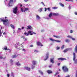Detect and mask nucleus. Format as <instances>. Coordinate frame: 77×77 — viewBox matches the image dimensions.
I'll return each instance as SVG.
<instances>
[{"label":"nucleus","instance_id":"nucleus-1","mask_svg":"<svg viewBox=\"0 0 77 77\" xmlns=\"http://www.w3.org/2000/svg\"><path fill=\"white\" fill-rule=\"evenodd\" d=\"M2 21L3 22V24H4L6 26H9V23L8 19H0V22Z\"/></svg>","mask_w":77,"mask_h":77},{"label":"nucleus","instance_id":"nucleus-2","mask_svg":"<svg viewBox=\"0 0 77 77\" xmlns=\"http://www.w3.org/2000/svg\"><path fill=\"white\" fill-rule=\"evenodd\" d=\"M58 15V13H52L51 12L48 15V17L49 18L47 17L46 19L49 20V19L52 17V15Z\"/></svg>","mask_w":77,"mask_h":77},{"label":"nucleus","instance_id":"nucleus-3","mask_svg":"<svg viewBox=\"0 0 77 77\" xmlns=\"http://www.w3.org/2000/svg\"><path fill=\"white\" fill-rule=\"evenodd\" d=\"M32 64L33 65H32L31 66V69H33L34 68H35V65L37 64V61L35 60L33 61Z\"/></svg>","mask_w":77,"mask_h":77},{"label":"nucleus","instance_id":"nucleus-4","mask_svg":"<svg viewBox=\"0 0 77 77\" xmlns=\"http://www.w3.org/2000/svg\"><path fill=\"white\" fill-rule=\"evenodd\" d=\"M64 72H66L68 71V69L66 66H64L62 68Z\"/></svg>","mask_w":77,"mask_h":77},{"label":"nucleus","instance_id":"nucleus-5","mask_svg":"<svg viewBox=\"0 0 77 77\" xmlns=\"http://www.w3.org/2000/svg\"><path fill=\"white\" fill-rule=\"evenodd\" d=\"M76 58V56H75V53H73V61H74V63H77V59L75 60Z\"/></svg>","mask_w":77,"mask_h":77},{"label":"nucleus","instance_id":"nucleus-6","mask_svg":"<svg viewBox=\"0 0 77 77\" xmlns=\"http://www.w3.org/2000/svg\"><path fill=\"white\" fill-rule=\"evenodd\" d=\"M17 11H18V7H14L13 9V11L14 13L15 14H17Z\"/></svg>","mask_w":77,"mask_h":77},{"label":"nucleus","instance_id":"nucleus-7","mask_svg":"<svg viewBox=\"0 0 77 77\" xmlns=\"http://www.w3.org/2000/svg\"><path fill=\"white\" fill-rule=\"evenodd\" d=\"M13 2L14 1H13V0H10L8 3V5L9 6H12L14 5V4L13 3Z\"/></svg>","mask_w":77,"mask_h":77},{"label":"nucleus","instance_id":"nucleus-8","mask_svg":"<svg viewBox=\"0 0 77 77\" xmlns=\"http://www.w3.org/2000/svg\"><path fill=\"white\" fill-rule=\"evenodd\" d=\"M21 12H26V11H29V8H25L24 9H23L21 8Z\"/></svg>","mask_w":77,"mask_h":77},{"label":"nucleus","instance_id":"nucleus-9","mask_svg":"<svg viewBox=\"0 0 77 77\" xmlns=\"http://www.w3.org/2000/svg\"><path fill=\"white\" fill-rule=\"evenodd\" d=\"M49 39L51 41H56V42H60V40H54V39H53L52 38H50Z\"/></svg>","mask_w":77,"mask_h":77},{"label":"nucleus","instance_id":"nucleus-10","mask_svg":"<svg viewBox=\"0 0 77 77\" xmlns=\"http://www.w3.org/2000/svg\"><path fill=\"white\" fill-rule=\"evenodd\" d=\"M28 35H26V36H29V35H33V32L32 31H29L28 32Z\"/></svg>","mask_w":77,"mask_h":77},{"label":"nucleus","instance_id":"nucleus-11","mask_svg":"<svg viewBox=\"0 0 77 77\" xmlns=\"http://www.w3.org/2000/svg\"><path fill=\"white\" fill-rule=\"evenodd\" d=\"M57 60H66V59L63 58H57Z\"/></svg>","mask_w":77,"mask_h":77},{"label":"nucleus","instance_id":"nucleus-12","mask_svg":"<svg viewBox=\"0 0 77 77\" xmlns=\"http://www.w3.org/2000/svg\"><path fill=\"white\" fill-rule=\"evenodd\" d=\"M49 54V53H47L46 54V57L44 59V60H46L47 59H48V55Z\"/></svg>","mask_w":77,"mask_h":77},{"label":"nucleus","instance_id":"nucleus-13","mask_svg":"<svg viewBox=\"0 0 77 77\" xmlns=\"http://www.w3.org/2000/svg\"><path fill=\"white\" fill-rule=\"evenodd\" d=\"M72 50V48L66 49L63 52L64 53H66V52H67V51H68V50Z\"/></svg>","mask_w":77,"mask_h":77},{"label":"nucleus","instance_id":"nucleus-14","mask_svg":"<svg viewBox=\"0 0 77 77\" xmlns=\"http://www.w3.org/2000/svg\"><path fill=\"white\" fill-rule=\"evenodd\" d=\"M24 69H26L27 71H30V69H31L30 68L28 67H24Z\"/></svg>","mask_w":77,"mask_h":77},{"label":"nucleus","instance_id":"nucleus-15","mask_svg":"<svg viewBox=\"0 0 77 77\" xmlns=\"http://www.w3.org/2000/svg\"><path fill=\"white\" fill-rule=\"evenodd\" d=\"M54 58H51L50 60V62L52 63H54Z\"/></svg>","mask_w":77,"mask_h":77},{"label":"nucleus","instance_id":"nucleus-16","mask_svg":"<svg viewBox=\"0 0 77 77\" xmlns=\"http://www.w3.org/2000/svg\"><path fill=\"white\" fill-rule=\"evenodd\" d=\"M75 53H77V44L76 45L75 48Z\"/></svg>","mask_w":77,"mask_h":77},{"label":"nucleus","instance_id":"nucleus-17","mask_svg":"<svg viewBox=\"0 0 77 77\" xmlns=\"http://www.w3.org/2000/svg\"><path fill=\"white\" fill-rule=\"evenodd\" d=\"M27 27V29H32V26H28Z\"/></svg>","mask_w":77,"mask_h":77},{"label":"nucleus","instance_id":"nucleus-18","mask_svg":"<svg viewBox=\"0 0 77 77\" xmlns=\"http://www.w3.org/2000/svg\"><path fill=\"white\" fill-rule=\"evenodd\" d=\"M65 42H70V40H69V39H66L65 40Z\"/></svg>","mask_w":77,"mask_h":77},{"label":"nucleus","instance_id":"nucleus-19","mask_svg":"<svg viewBox=\"0 0 77 77\" xmlns=\"http://www.w3.org/2000/svg\"><path fill=\"white\" fill-rule=\"evenodd\" d=\"M16 65H17V66H20L21 65V64L19 63V62H17L16 63Z\"/></svg>","mask_w":77,"mask_h":77},{"label":"nucleus","instance_id":"nucleus-20","mask_svg":"<svg viewBox=\"0 0 77 77\" xmlns=\"http://www.w3.org/2000/svg\"><path fill=\"white\" fill-rule=\"evenodd\" d=\"M48 73L49 74H51V73H52V72L51 70H49L48 71Z\"/></svg>","mask_w":77,"mask_h":77},{"label":"nucleus","instance_id":"nucleus-21","mask_svg":"<svg viewBox=\"0 0 77 77\" xmlns=\"http://www.w3.org/2000/svg\"><path fill=\"white\" fill-rule=\"evenodd\" d=\"M39 47H42L43 46V45H42V44L40 42H39Z\"/></svg>","mask_w":77,"mask_h":77},{"label":"nucleus","instance_id":"nucleus-22","mask_svg":"<svg viewBox=\"0 0 77 77\" xmlns=\"http://www.w3.org/2000/svg\"><path fill=\"white\" fill-rule=\"evenodd\" d=\"M59 5L61 6H62V7H63L64 6L63 4H62L61 3H59Z\"/></svg>","mask_w":77,"mask_h":77},{"label":"nucleus","instance_id":"nucleus-23","mask_svg":"<svg viewBox=\"0 0 77 77\" xmlns=\"http://www.w3.org/2000/svg\"><path fill=\"white\" fill-rule=\"evenodd\" d=\"M10 26H11V27H12V28H13V29H15V27H14V25H13L12 24H11Z\"/></svg>","mask_w":77,"mask_h":77},{"label":"nucleus","instance_id":"nucleus-24","mask_svg":"<svg viewBox=\"0 0 77 77\" xmlns=\"http://www.w3.org/2000/svg\"><path fill=\"white\" fill-rule=\"evenodd\" d=\"M39 73H40V74H41L42 75H43V72H42L41 71H39Z\"/></svg>","mask_w":77,"mask_h":77},{"label":"nucleus","instance_id":"nucleus-25","mask_svg":"<svg viewBox=\"0 0 77 77\" xmlns=\"http://www.w3.org/2000/svg\"><path fill=\"white\" fill-rule=\"evenodd\" d=\"M58 8L57 7H52V9H57Z\"/></svg>","mask_w":77,"mask_h":77},{"label":"nucleus","instance_id":"nucleus-26","mask_svg":"<svg viewBox=\"0 0 77 77\" xmlns=\"http://www.w3.org/2000/svg\"><path fill=\"white\" fill-rule=\"evenodd\" d=\"M36 19H37V20H39V16H38V15H36Z\"/></svg>","mask_w":77,"mask_h":77},{"label":"nucleus","instance_id":"nucleus-27","mask_svg":"<svg viewBox=\"0 0 77 77\" xmlns=\"http://www.w3.org/2000/svg\"><path fill=\"white\" fill-rule=\"evenodd\" d=\"M12 58H16V57H17V56L16 55H13L12 56Z\"/></svg>","mask_w":77,"mask_h":77},{"label":"nucleus","instance_id":"nucleus-28","mask_svg":"<svg viewBox=\"0 0 77 77\" xmlns=\"http://www.w3.org/2000/svg\"><path fill=\"white\" fill-rule=\"evenodd\" d=\"M56 50H59V49H60V47L58 46H57L56 48Z\"/></svg>","mask_w":77,"mask_h":77},{"label":"nucleus","instance_id":"nucleus-29","mask_svg":"<svg viewBox=\"0 0 77 77\" xmlns=\"http://www.w3.org/2000/svg\"><path fill=\"white\" fill-rule=\"evenodd\" d=\"M39 11L40 12H42V8H40L39 10Z\"/></svg>","mask_w":77,"mask_h":77},{"label":"nucleus","instance_id":"nucleus-30","mask_svg":"<svg viewBox=\"0 0 77 77\" xmlns=\"http://www.w3.org/2000/svg\"><path fill=\"white\" fill-rule=\"evenodd\" d=\"M34 52H35L36 53H38V51L36 50H34Z\"/></svg>","mask_w":77,"mask_h":77},{"label":"nucleus","instance_id":"nucleus-31","mask_svg":"<svg viewBox=\"0 0 77 77\" xmlns=\"http://www.w3.org/2000/svg\"><path fill=\"white\" fill-rule=\"evenodd\" d=\"M11 75H12V76H13V77H14V75L13 73V72H11Z\"/></svg>","mask_w":77,"mask_h":77},{"label":"nucleus","instance_id":"nucleus-32","mask_svg":"<svg viewBox=\"0 0 77 77\" xmlns=\"http://www.w3.org/2000/svg\"><path fill=\"white\" fill-rule=\"evenodd\" d=\"M71 39H72V40L73 41H75V39L74 38L71 37Z\"/></svg>","mask_w":77,"mask_h":77},{"label":"nucleus","instance_id":"nucleus-33","mask_svg":"<svg viewBox=\"0 0 77 77\" xmlns=\"http://www.w3.org/2000/svg\"><path fill=\"white\" fill-rule=\"evenodd\" d=\"M67 38H72V37H71V36H70V35H68L67 36Z\"/></svg>","mask_w":77,"mask_h":77},{"label":"nucleus","instance_id":"nucleus-34","mask_svg":"<svg viewBox=\"0 0 77 77\" xmlns=\"http://www.w3.org/2000/svg\"><path fill=\"white\" fill-rule=\"evenodd\" d=\"M2 32L1 31V30H0V36H2Z\"/></svg>","mask_w":77,"mask_h":77},{"label":"nucleus","instance_id":"nucleus-35","mask_svg":"<svg viewBox=\"0 0 77 77\" xmlns=\"http://www.w3.org/2000/svg\"><path fill=\"white\" fill-rule=\"evenodd\" d=\"M47 9H48V11H50V10H51V9H50V8H48Z\"/></svg>","mask_w":77,"mask_h":77},{"label":"nucleus","instance_id":"nucleus-36","mask_svg":"<svg viewBox=\"0 0 77 77\" xmlns=\"http://www.w3.org/2000/svg\"><path fill=\"white\" fill-rule=\"evenodd\" d=\"M64 45H63L61 47V49L62 50L64 48Z\"/></svg>","mask_w":77,"mask_h":77},{"label":"nucleus","instance_id":"nucleus-37","mask_svg":"<svg viewBox=\"0 0 77 77\" xmlns=\"http://www.w3.org/2000/svg\"><path fill=\"white\" fill-rule=\"evenodd\" d=\"M41 3H42V5H43V6H45V5L44 4V2H41Z\"/></svg>","mask_w":77,"mask_h":77},{"label":"nucleus","instance_id":"nucleus-38","mask_svg":"<svg viewBox=\"0 0 77 77\" xmlns=\"http://www.w3.org/2000/svg\"><path fill=\"white\" fill-rule=\"evenodd\" d=\"M4 48L5 50H7V47L5 46Z\"/></svg>","mask_w":77,"mask_h":77},{"label":"nucleus","instance_id":"nucleus-39","mask_svg":"<svg viewBox=\"0 0 77 77\" xmlns=\"http://www.w3.org/2000/svg\"><path fill=\"white\" fill-rule=\"evenodd\" d=\"M51 66H52V64H50L49 66V68H51Z\"/></svg>","mask_w":77,"mask_h":77},{"label":"nucleus","instance_id":"nucleus-40","mask_svg":"<svg viewBox=\"0 0 77 77\" xmlns=\"http://www.w3.org/2000/svg\"><path fill=\"white\" fill-rule=\"evenodd\" d=\"M24 35H28V33H26V32H25L24 33Z\"/></svg>","mask_w":77,"mask_h":77},{"label":"nucleus","instance_id":"nucleus-41","mask_svg":"<svg viewBox=\"0 0 77 77\" xmlns=\"http://www.w3.org/2000/svg\"><path fill=\"white\" fill-rule=\"evenodd\" d=\"M44 31H45V30L44 29H42L41 30V32H44Z\"/></svg>","mask_w":77,"mask_h":77},{"label":"nucleus","instance_id":"nucleus-42","mask_svg":"<svg viewBox=\"0 0 77 77\" xmlns=\"http://www.w3.org/2000/svg\"><path fill=\"white\" fill-rule=\"evenodd\" d=\"M30 47H33V45H30L29 46Z\"/></svg>","mask_w":77,"mask_h":77},{"label":"nucleus","instance_id":"nucleus-43","mask_svg":"<svg viewBox=\"0 0 77 77\" xmlns=\"http://www.w3.org/2000/svg\"><path fill=\"white\" fill-rule=\"evenodd\" d=\"M60 38V37L59 36H57V38Z\"/></svg>","mask_w":77,"mask_h":77},{"label":"nucleus","instance_id":"nucleus-44","mask_svg":"<svg viewBox=\"0 0 77 77\" xmlns=\"http://www.w3.org/2000/svg\"><path fill=\"white\" fill-rule=\"evenodd\" d=\"M1 29H2V26L1 25H0V30H1Z\"/></svg>","mask_w":77,"mask_h":77},{"label":"nucleus","instance_id":"nucleus-45","mask_svg":"<svg viewBox=\"0 0 77 77\" xmlns=\"http://www.w3.org/2000/svg\"><path fill=\"white\" fill-rule=\"evenodd\" d=\"M21 45V44H20L19 43L17 44V45H19V46H20V45Z\"/></svg>","mask_w":77,"mask_h":77},{"label":"nucleus","instance_id":"nucleus-46","mask_svg":"<svg viewBox=\"0 0 77 77\" xmlns=\"http://www.w3.org/2000/svg\"><path fill=\"white\" fill-rule=\"evenodd\" d=\"M37 45H39V42H37Z\"/></svg>","mask_w":77,"mask_h":77},{"label":"nucleus","instance_id":"nucleus-47","mask_svg":"<svg viewBox=\"0 0 77 77\" xmlns=\"http://www.w3.org/2000/svg\"><path fill=\"white\" fill-rule=\"evenodd\" d=\"M10 62L11 63H12L13 62V61L12 60H10Z\"/></svg>","mask_w":77,"mask_h":77},{"label":"nucleus","instance_id":"nucleus-48","mask_svg":"<svg viewBox=\"0 0 77 77\" xmlns=\"http://www.w3.org/2000/svg\"><path fill=\"white\" fill-rule=\"evenodd\" d=\"M25 39L24 40V41H27V38H25Z\"/></svg>","mask_w":77,"mask_h":77},{"label":"nucleus","instance_id":"nucleus-49","mask_svg":"<svg viewBox=\"0 0 77 77\" xmlns=\"http://www.w3.org/2000/svg\"><path fill=\"white\" fill-rule=\"evenodd\" d=\"M7 77H9V74H7Z\"/></svg>","mask_w":77,"mask_h":77},{"label":"nucleus","instance_id":"nucleus-50","mask_svg":"<svg viewBox=\"0 0 77 77\" xmlns=\"http://www.w3.org/2000/svg\"><path fill=\"white\" fill-rule=\"evenodd\" d=\"M33 34H34V35H36V33L35 32H32V35Z\"/></svg>","mask_w":77,"mask_h":77},{"label":"nucleus","instance_id":"nucleus-51","mask_svg":"<svg viewBox=\"0 0 77 77\" xmlns=\"http://www.w3.org/2000/svg\"><path fill=\"white\" fill-rule=\"evenodd\" d=\"M45 12H46V11H47V8H45Z\"/></svg>","mask_w":77,"mask_h":77},{"label":"nucleus","instance_id":"nucleus-52","mask_svg":"<svg viewBox=\"0 0 77 77\" xmlns=\"http://www.w3.org/2000/svg\"><path fill=\"white\" fill-rule=\"evenodd\" d=\"M24 29V27L23 26V27H22L21 29Z\"/></svg>","mask_w":77,"mask_h":77},{"label":"nucleus","instance_id":"nucleus-53","mask_svg":"<svg viewBox=\"0 0 77 77\" xmlns=\"http://www.w3.org/2000/svg\"><path fill=\"white\" fill-rule=\"evenodd\" d=\"M69 9H71V6H70V5H69Z\"/></svg>","mask_w":77,"mask_h":77},{"label":"nucleus","instance_id":"nucleus-54","mask_svg":"<svg viewBox=\"0 0 77 77\" xmlns=\"http://www.w3.org/2000/svg\"><path fill=\"white\" fill-rule=\"evenodd\" d=\"M24 1L25 2H27L28 1V0H24Z\"/></svg>","mask_w":77,"mask_h":77},{"label":"nucleus","instance_id":"nucleus-55","mask_svg":"<svg viewBox=\"0 0 77 77\" xmlns=\"http://www.w3.org/2000/svg\"><path fill=\"white\" fill-rule=\"evenodd\" d=\"M23 51H26V50L24 49H23Z\"/></svg>","mask_w":77,"mask_h":77},{"label":"nucleus","instance_id":"nucleus-56","mask_svg":"<svg viewBox=\"0 0 77 77\" xmlns=\"http://www.w3.org/2000/svg\"><path fill=\"white\" fill-rule=\"evenodd\" d=\"M69 2H73V0H69Z\"/></svg>","mask_w":77,"mask_h":77},{"label":"nucleus","instance_id":"nucleus-57","mask_svg":"<svg viewBox=\"0 0 77 77\" xmlns=\"http://www.w3.org/2000/svg\"><path fill=\"white\" fill-rule=\"evenodd\" d=\"M54 37H55V38H57V36L56 35H53Z\"/></svg>","mask_w":77,"mask_h":77},{"label":"nucleus","instance_id":"nucleus-58","mask_svg":"<svg viewBox=\"0 0 77 77\" xmlns=\"http://www.w3.org/2000/svg\"><path fill=\"white\" fill-rule=\"evenodd\" d=\"M75 14L76 15H77V12H75Z\"/></svg>","mask_w":77,"mask_h":77},{"label":"nucleus","instance_id":"nucleus-59","mask_svg":"<svg viewBox=\"0 0 77 77\" xmlns=\"http://www.w3.org/2000/svg\"><path fill=\"white\" fill-rule=\"evenodd\" d=\"M70 32L71 33H72V30H71Z\"/></svg>","mask_w":77,"mask_h":77},{"label":"nucleus","instance_id":"nucleus-60","mask_svg":"<svg viewBox=\"0 0 77 77\" xmlns=\"http://www.w3.org/2000/svg\"><path fill=\"white\" fill-rule=\"evenodd\" d=\"M2 33H3V35H6V33L5 32H2Z\"/></svg>","mask_w":77,"mask_h":77},{"label":"nucleus","instance_id":"nucleus-61","mask_svg":"<svg viewBox=\"0 0 77 77\" xmlns=\"http://www.w3.org/2000/svg\"><path fill=\"white\" fill-rule=\"evenodd\" d=\"M0 59H3V57L2 56L0 57Z\"/></svg>","mask_w":77,"mask_h":77},{"label":"nucleus","instance_id":"nucleus-62","mask_svg":"<svg viewBox=\"0 0 77 77\" xmlns=\"http://www.w3.org/2000/svg\"><path fill=\"white\" fill-rule=\"evenodd\" d=\"M20 7H22L23 5H22L21 4V5H20Z\"/></svg>","mask_w":77,"mask_h":77},{"label":"nucleus","instance_id":"nucleus-63","mask_svg":"<svg viewBox=\"0 0 77 77\" xmlns=\"http://www.w3.org/2000/svg\"><path fill=\"white\" fill-rule=\"evenodd\" d=\"M70 0H65V1H66L67 2H69Z\"/></svg>","mask_w":77,"mask_h":77},{"label":"nucleus","instance_id":"nucleus-64","mask_svg":"<svg viewBox=\"0 0 77 77\" xmlns=\"http://www.w3.org/2000/svg\"><path fill=\"white\" fill-rule=\"evenodd\" d=\"M65 77H69V75H68L66 76Z\"/></svg>","mask_w":77,"mask_h":77}]
</instances>
